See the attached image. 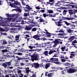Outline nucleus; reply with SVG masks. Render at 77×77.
<instances>
[{
	"mask_svg": "<svg viewBox=\"0 0 77 77\" xmlns=\"http://www.w3.org/2000/svg\"><path fill=\"white\" fill-rule=\"evenodd\" d=\"M51 36V34H46L45 36L47 38H50V36Z\"/></svg>",
	"mask_w": 77,
	"mask_h": 77,
	"instance_id": "52",
	"label": "nucleus"
},
{
	"mask_svg": "<svg viewBox=\"0 0 77 77\" xmlns=\"http://www.w3.org/2000/svg\"><path fill=\"white\" fill-rule=\"evenodd\" d=\"M51 64L50 63H46L45 65V69H48V68L50 66Z\"/></svg>",
	"mask_w": 77,
	"mask_h": 77,
	"instance_id": "15",
	"label": "nucleus"
},
{
	"mask_svg": "<svg viewBox=\"0 0 77 77\" xmlns=\"http://www.w3.org/2000/svg\"><path fill=\"white\" fill-rule=\"evenodd\" d=\"M38 54L36 52H34L32 56H31V60L32 62H34V60H38Z\"/></svg>",
	"mask_w": 77,
	"mask_h": 77,
	"instance_id": "1",
	"label": "nucleus"
},
{
	"mask_svg": "<svg viewBox=\"0 0 77 77\" xmlns=\"http://www.w3.org/2000/svg\"><path fill=\"white\" fill-rule=\"evenodd\" d=\"M7 23V22H6V21L5 22H3L2 23V26H6V23Z\"/></svg>",
	"mask_w": 77,
	"mask_h": 77,
	"instance_id": "50",
	"label": "nucleus"
},
{
	"mask_svg": "<svg viewBox=\"0 0 77 77\" xmlns=\"http://www.w3.org/2000/svg\"><path fill=\"white\" fill-rule=\"evenodd\" d=\"M61 18L62 20H72L74 18L72 17H61Z\"/></svg>",
	"mask_w": 77,
	"mask_h": 77,
	"instance_id": "9",
	"label": "nucleus"
},
{
	"mask_svg": "<svg viewBox=\"0 0 77 77\" xmlns=\"http://www.w3.org/2000/svg\"><path fill=\"white\" fill-rule=\"evenodd\" d=\"M40 19H39V23H48V22L47 20H45L43 19L42 17H40Z\"/></svg>",
	"mask_w": 77,
	"mask_h": 77,
	"instance_id": "12",
	"label": "nucleus"
},
{
	"mask_svg": "<svg viewBox=\"0 0 77 77\" xmlns=\"http://www.w3.org/2000/svg\"><path fill=\"white\" fill-rule=\"evenodd\" d=\"M65 48H66V47H65V46L64 47H62L61 48V49L62 50V51H65Z\"/></svg>",
	"mask_w": 77,
	"mask_h": 77,
	"instance_id": "43",
	"label": "nucleus"
},
{
	"mask_svg": "<svg viewBox=\"0 0 77 77\" xmlns=\"http://www.w3.org/2000/svg\"><path fill=\"white\" fill-rule=\"evenodd\" d=\"M37 23H34V24H32V25H30V26H32V27H34V26H36V25Z\"/></svg>",
	"mask_w": 77,
	"mask_h": 77,
	"instance_id": "58",
	"label": "nucleus"
},
{
	"mask_svg": "<svg viewBox=\"0 0 77 77\" xmlns=\"http://www.w3.org/2000/svg\"><path fill=\"white\" fill-rule=\"evenodd\" d=\"M64 65H65V66H69L70 65H71V64L70 63H66L64 64Z\"/></svg>",
	"mask_w": 77,
	"mask_h": 77,
	"instance_id": "35",
	"label": "nucleus"
},
{
	"mask_svg": "<svg viewBox=\"0 0 77 77\" xmlns=\"http://www.w3.org/2000/svg\"><path fill=\"white\" fill-rule=\"evenodd\" d=\"M36 30H37L36 28H33L32 29V32H35V31H36Z\"/></svg>",
	"mask_w": 77,
	"mask_h": 77,
	"instance_id": "49",
	"label": "nucleus"
},
{
	"mask_svg": "<svg viewBox=\"0 0 77 77\" xmlns=\"http://www.w3.org/2000/svg\"><path fill=\"white\" fill-rule=\"evenodd\" d=\"M47 11H48V12L49 14H52V13H53V11L51 10H48Z\"/></svg>",
	"mask_w": 77,
	"mask_h": 77,
	"instance_id": "36",
	"label": "nucleus"
},
{
	"mask_svg": "<svg viewBox=\"0 0 77 77\" xmlns=\"http://www.w3.org/2000/svg\"><path fill=\"white\" fill-rule=\"evenodd\" d=\"M18 73H20V75H19V77H23V75H24L23 74H21V70H18Z\"/></svg>",
	"mask_w": 77,
	"mask_h": 77,
	"instance_id": "21",
	"label": "nucleus"
},
{
	"mask_svg": "<svg viewBox=\"0 0 77 77\" xmlns=\"http://www.w3.org/2000/svg\"><path fill=\"white\" fill-rule=\"evenodd\" d=\"M12 63V60H11L10 62H6V63L7 65V66H11V63Z\"/></svg>",
	"mask_w": 77,
	"mask_h": 77,
	"instance_id": "26",
	"label": "nucleus"
},
{
	"mask_svg": "<svg viewBox=\"0 0 77 77\" xmlns=\"http://www.w3.org/2000/svg\"><path fill=\"white\" fill-rule=\"evenodd\" d=\"M62 23V21H58L57 23V25L58 27H60V26H61V23Z\"/></svg>",
	"mask_w": 77,
	"mask_h": 77,
	"instance_id": "18",
	"label": "nucleus"
},
{
	"mask_svg": "<svg viewBox=\"0 0 77 77\" xmlns=\"http://www.w3.org/2000/svg\"><path fill=\"white\" fill-rule=\"evenodd\" d=\"M32 67H34L35 68L38 69L39 68V64L38 63H34L32 64Z\"/></svg>",
	"mask_w": 77,
	"mask_h": 77,
	"instance_id": "6",
	"label": "nucleus"
},
{
	"mask_svg": "<svg viewBox=\"0 0 77 77\" xmlns=\"http://www.w3.org/2000/svg\"><path fill=\"white\" fill-rule=\"evenodd\" d=\"M52 35H53V38H55V37H56V36L57 35V34H53H53H52Z\"/></svg>",
	"mask_w": 77,
	"mask_h": 77,
	"instance_id": "55",
	"label": "nucleus"
},
{
	"mask_svg": "<svg viewBox=\"0 0 77 77\" xmlns=\"http://www.w3.org/2000/svg\"><path fill=\"white\" fill-rule=\"evenodd\" d=\"M26 74H29V72H30V69L27 70H26Z\"/></svg>",
	"mask_w": 77,
	"mask_h": 77,
	"instance_id": "56",
	"label": "nucleus"
},
{
	"mask_svg": "<svg viewBox=\"0 0 77 77\" xmlns=\"http://www.w3.org/2000/svg\"><path fill=\"white\" fill-rule=\"evenodd\" d=\"M29 12H28L27 13H26L24 14V17H27V16H29Z\"/></svg>",
	"mask_w": 77,
	"mask_h": 77,
	"instance_id": "40",
	"label": "nucleus"
},
{
	"mask_svg": "<svg viewBox=\"0 0 77 77\" xmlns=\"http://www.w3.org/2000/svg\"><path fill=\"white\" fill-rule=\"evenodd\" d=\"M16 11H18L20 13H21V12H22V10L20 8L17 9Z\"/></svg>",
	"mask_w": 77,
	"mask_h": 77,
	"instance_id": "44",
	"label": "nucleus"
},
{
	"mask_svg": "<svg viewBox=\"0 0 77 77\" xmlns=\"http://www.w3.org/2000/svg\"><path fill=\"white\" fill-rule=\"evenodd\" d=\"M58 32L60 33H64V31H63V29H60V30L58 31Z\"/></svg>",
	"mask_w": 77,
	"mask_h": 77,
	"instance_id": "54",
	"label": "nucleus"
},
{
	"mask_svg": "<svg viewBox=\"0 0 77 77\" xmlns=\"http://www.w3.org/2000/svg\"><path fill=\"white\" fill-rule=\"evenodd\" d=\"M48 77H52V75H51L50 74H49V73L48 74Z\"/></svg>",
	"mask_w": 77,
	"mask_h": 77,
	"instance_id": "64",
	"label": "nucleus"
},
{
	"mask_svg": "<svg viewBox=\"0 0 77 77\" xmlns=\"http://www.w3.org/2000/svg\"><path fill=\"white\" fill-rule=\"evenodd\" d=\"M6 21L7 22H11L12 20V18H6Z\"/></svg>",
	"mask_w": 77,
	"mask_h": 77,
	"instance_id": "25",
	"label": "nucleus"
},
{
	"mask_svg": "<svg viewBox=\"0 0 77 77\" xmlns=\"http://www.w3.org/2000/svg\"><path fill=\"white\" fill-rule=\"evenodd\" d=\"M56 14H49V17H56Z\"/></svg>",
	"mask_w": 77,
	"mask_h": 77,
	"instance_id": "29",
	"label": "nucleus"
},
{
	"mask_svg": "<svg viewBox=\"0 0 77 77\" xmlns=\"http://www.w3.org/2000/svg\"><path fill=\"white\" fill-rule=\"evenodd\" d=\"M54 52H57V51H56L55 50H50L49 51V52H48V54H52V53H53Z\"/></svg>",
	"mask_w": 77,
	"mask_h": 77,
	"instance_id": "17",
	"label": "nucleus"
},
{
	"mask_svg": "<svg viewBox=\"0 0 77 77\" xmlns=\"http://www.w3.org/2000/svg\"><path fill=\"white\" fill-rule=\"evenodd\" d=\"M23 53H27V54H29V52L28 51V50L24 49Z\"/></svg>",
	"mask_w": 77,
	"mask_h": 77,
	"instance_id": "48",
	"label": "nucleus"
},
{
	"mask_svg": "<svg viewBox=\"0 0 77 77\" xmlns=\"http://www.w3.org/2000/svg\"><path fill=\"white\" fill-rule=\"evenodd\" d=\"M0 31H1V32H4L5 31V30L1 27L0 28Z\"/></svg>",
	"mask_w": 77,
	"mask_h": 77,
	"instance_id": "62",
	"label": "nucleus"
},
{
	"mask_svg": "<svg viewBox=\"0 0 77 77\" xmlns=\"http://www.w3.org/2000/svg\"><path fill=\"white\" fill-rule=\"evenodd\" d=\"M16 58H17L16 60V61H17V62H20V60H24V58L20 57L18 56H16Z\"/></svg>",
	"mask_w": 77,
	"mask_h": 77,
	"instance_id": "11",
	"label": "nucleus"
},
{
	"mask_svg": "<svg viewBox=\"0 0 77 77\" xmlns=\"http://www.w3.org/2000/svg\"><path fill=\"white\" fill-rule=\"evenodd\" d=\"M62 58H63L64 59H61L62 62H65V61H66V60L65 59V57H63H63H62Z\"/></svg>",
	"mask_w": 77,
	"mask_h": 77,
	"instance_id": "37",
	"label": "nucleus"
},
{
	"mask_svg": "<svg viewBox=\"0 0 77 77\" xmlns=\"http://www.w3.org/2000/svg\"><path fill=\"white\" fill-rule=\"evenodd\" d=\"M3 56L5 58H6V57H10V55H8V54H7L5 55H4Z\"/></svg>",
	"mask_w": 77,
	"mask_h": 77,
	"instance_id": "47",
	"label": "nucleus"
},
{
	"mask_svg": "<svg viewBox=\"0 0 77 77\" xmlns=\"http://www.w3.org/2000/svg\"><path fill=\"white\" fill-rule=\"evenodd\" d=\"M33 38L35 39V40H37V41H39V40H42L43 38H40V35H38V33L37 34H36L33 36Z\"/></svg>",
	"mask_w": 77,
	"mask_h": 77,
	"instance_id": "5",
	"label": "nucleus"
},
{
	"mask_svg": "<svg viewBox=\"0 0 77 77\" xmlns=\"http://www.w3.org/2000/svg\"><path fill=\"white\" fill-rule=\"evenodd\" d=\"M25 29L26 30H30L32 29V28L31 27H29L27 26H26L25 27Z\"/></svg>",
	"mask_w": 77,
	"mask_h": 77,
	"instance_id": "24",
	"label": "nucleus"
},
{
	"mask_svg": "<svg viewBox=\"0 0 77 77\" xmlns=\"http://www.w3.org/2000/svg\"><path fill=\"white\" fill-rule=\"evenodd\" d=\"M30 77H36V75L34 74V73H33L32 76H30Z\"/></svg>",
	"mask_w": 77,
	"mask_h": 77,
	"instance_id": "63",
	"label": "nucleus"
},
{
	"mask_svg": "<svg viewBox=\"0 0 77 77\" xmlns=\"http://www.w3.org/2000/svg\"><path fill=\"white\" fill-rule=\"evenodd\" d=\"M9 29L8 27H5L4 28V30H5V31H6V32L8 31Z\"/></svg>",
	"mask_w": 77,
	"mask_h": 77,
	"instance_id": "51",
	"label": "nucleus"
},
{
	"mask_svg": "<svg viewBox=\"0 0 77 77\" xmlns=\"http://www.w3.org/2000/svg\"><path fill=\"white\" fill-rule=\"evenodd\" d=\"M15 54H17L18 55H19V56H22V55H23L22 53L20 52L17 53Z\"/></svg>",
	"mask_w": 77,
	"mask_h": 77,
	"instance_id": "45",
	"label": "nucleus"
},
{
	"mask_svg": "<svg viewBox=\"0 0 77 77\" xmlns=\"http://www.w3.org/2000/svg\"><path fill=\"white\" fill-rule=\"evenodd\" d=\"M75 38L74 37V36H71L70 38H69V40L70 41H73V39H74Z\"/></svg>",
	"mask_w": 77,
	"mask_h": 77,
	"instance_id": "19",
	"label": "nucleus"
},
{
	"mask_svg": "<svg viewBox=\"0 0 77 77\" xmlns=\"http://www.w3.org/2000/svg\"><path fill=\"white\" fill-rule=\"evenodd\" d=\"M11 30H12L11 31L12 33H15V32L14 31H16V30H17V29L15 28H13L11 29Z\"/></svg>",
	"mask_w": 77,
	"mask_h": 77,
	"instance_id": "27",
	"label": "nucleus"
},
{
	"mask_svg": "<svg viewBox=\"0 0 77 77\" xmlns=\"http://www.w3.org/2000/svg\"><path fill=\"white\" fill-rule=\"evenodd\" d=\"M51 44L50 42H48L47 43H46V46L47 47H48L49 46H51Z\"/></svg>",
	"mask_w": 77,
	"mask_h": 77,
	"instance_id": "23",
	"label": "nucleus"
},
{
	"mask_svg": "<svg viewBox=\"0 0 77 77\" xmlns=\"http://www.w3.org/2000/svg\"><path fill=\"white\" fill-rule=\"evenodd\" d=\"M49 60H49V61H48L49 62H58V61H59V60H58V58H54L53 57H52L49 59Z\"/></svg>",
	"mask_w": 77,
	"mask_h": 77,
	"instance_id": "7",
	"label": "nucleus"
},
{
	"mask_svg": "<svg viewBox=\"0 0 77 77\" xmlns=\"http://www.w3.org/2000/svg\"><path fill=\"white\" fill-rule=\"evenodd\" d=\"M36 47H38V48H39V47L40 46V44H38V43H37L36 44Z\"/></svg>",
	"mask_w": 77,
	"mask_h": 77,
	"instance_id": "61",
	"label": "nucleus"
},
{
	"mask_svg": "<svg viewBox=\"0 0 77 77\" xmlns=\"http://www.w3.org/2000/svg\"><path fill=\"white\" fill-rule=\"evenodd\" d=\"M54 0H50L49 2H47V4H50V5L51 6V5H53V4H54Z\"/></svg>",
	"mask_w": 77,
	"mask_h": 77,
	"instance_id": "14",
	"label": "nucleus"
},
{
	"mask_svg": "<svg viewBox=\"0 0 77 77\" xmlns=\"http://www.w3.org/2000/svg\"><path fill=\"white\" fill-rule=\"evenodd\" d=\"M26 7H23L24 9H27L28 10H27L26 9H24V11H26V12H29V11H30V10H31L32 9V8H30V6H29V5H26Z\"/></svg>",
	"mask_w": 77,
	"mask_h": 77,
	"instance_id": "8",
	"label": "nucleus"
},
{
	"mask_svg": "<svg viewBox=\"0 0 77 77\" xmlns=\"http://www.w3.org/2000/svg\"><path fill=\"white\" fill-rule=\"evenodd\" d=\"M48 51H45L44 52V54H45V56H48Z\"/></svg>",
	"mask_w": 77,
	"mask_h": 77,
	"instance_id": "46",
	"label": "nucleus"
},
{
	"mask_svg": "<svg viewBox=\"0 0 77 77\" xmlns=\"http://www.w3.org/2000/svg\"><path fill=\"white\" fill-rule=\"evenodd\" d=\"M6 16L7 17H11V15H9V14H7Z\"/></svg>",
	"mask_w": 77,
	"mask_h": 77,
	"instance_id": "57",
	"label": "nucleus"
},
{
	"mask_svg": "<svg viewBox=\"0 0 77 77\" xmlns=\"http://www.w3.org/2000/svg\"><path fill=\"white\" fill-rule=\"evenodd\" d=\"M65 59L66 60H67V59H69L70 58V57L68 55H66L65 56Z\"/></svg>",
	"mask_w": 77,
	"mask_h": 77,
	"instance_id": "42",
	"label": "nucleus"
},
{
	"mask_svg": "<svg viewBox=\"0 0 77 77\" xmlns=\"http://www.w3.org/2000/svg\"><path fill=\"white\" fill-rule=\"evenodd\" d=\"M2 66H4V68H6L7 67V64H6V62L3 63L2 64Z\"/></svg>",
	"mask_w": 77,
	"mask_h": 77,
	"instance_id": "30",
	"label": "nucleus"
},
{
	"mask_svg": "<svg viewBox=\"0 0 77 77\" xmlns=\"http://www.w3.org/2000/svg\"><path fill=\"white\" fill-rule=\"evenodd\" d=\"M64 22L65 24H66V26H70V27H72V24H71V23L68 22L67 21H64Z\"/></svg>",
	"mask_w": 77,
	"mask_h": 77,
	"instance_id": "13",
	"label": "nucleus"
},
{
	"mask_svg": "<svg viewBox=\"0 0 77 77\" xmlns=\"http://www.w3.org/2000/svg\"><path fill=\"white\" fill-rule=\"evenodd\" d=\"M77 43V40H75L74 41H73L72 43V45H76V44H76Z\"/></svg>",
	"mask_w": 77,
	"mask_h": 77,
	"instance_id": "28",
	"label": "nucleus"
},
{
	"mask_svg": "<svg viewBox=\"0 0 77 77\" xmlns=\"http://www.w3.org/2000/svg\"><path fill=\"white\" fill-rule=\"evenodd\" d=\"M68 12V11L66 10H64L63 11V14L64 15H65L66 14V13Z\"/></svg>",
	"mask_w": 77,
	"mask_h": 77,
	"instance_id": "31",
	"label": "nucleus"
},
{
	"mask_svg": "<svg viewBox=\"0 0 77 77\" xmlns=\"http://www.w3.org/2000/svg\"><path fill=\"white\" fill-rule=\"evenodd\" d=\"M14 3H15V5H21V4L20 3V2H19L18 1L15 2V1H14Z\"/></svg>",
	"mask_w": 77,
	"mask_h": 77,
	"instance_id": "32",
	"label": "nucleus"
},
{
	"mask_svg": "<svg viewBox=\"0 0 77 77\" xmlns=\"http://www.w3.org/2000/svg\"><path fill=\"white\" fill-rule=\"evenodd\" d=\"M20 36V34H18V35H16L15 36V38L16 41V42H19L20 41V40L19 39Z\"/></svg>",
	"mask_w": 77,
	"mask_h": 77,
	"instance_id": "10",
	"label": "nucleus"
},
{
	"mask_svg": "<svg viewBox=\"0 0 77 77\" xmlns=\"http://www.w3.org/2000/svg\"><path fill=\"white\" fill-rule=\"evenodd\" d=\"M67 30L68 33H74V30L71 29H68Z\"/></svg>",
	"mask_w": 77,
	"mask_h": 77,
	"instance_id": "20",
	"label": "nucleus"
},
{
	"mask_svg": "<svg viewBox=\"0 0 77 77\" xmlns=\"http://www.w3.org/2000/svg\"><path fill=\"white\" fill-rule=\"evenodd\" d=\"M3 45H5V44H7V42L5 40H3V43H2Z\"/></svg>",
	"mask_w": 77,
	"mask_h": 77,
	"instance_id": "39",
	"label": "nucleus"
},
{
	"mask_svg": "<svg viewBox=\"0 0 77 77\" xmlns=\"http://www.w3.org/2000/svg\"><path fill=\"white\" fill-rule=\"evenodd\" d=\"M65 34L64 33H59V34H57V35H58V36H63V35H65Z\"/></svg>",
	"mask_w": 77,
	"mask_h": 77,
	"instance_id": "41",
	"label": "nucleus"
},
{
	"mask_svg": "<svg viewBox=\"0 0 77 77\" xmlns=\"http://www.w3.org/2000/svg\"><path fill=\"white\" fill-rule=\"evenodd\" d=\"M77 69H76L75 68H71L67 69V71L69 74H72V73H74L77 71Z\"/></svg>",
	"mask_w": 77,
	"mask_h": 77,
	"instance_id": "4",
	"label": "nucleus"
},
{
	"mask_svg": "<svg viewBox=\"0 0 77 77\" xmlns=\"http://www.w3.org/2000/svg\"><path fill=\"white\" fill-rule=\"evenodd\" d=\"M24 49L23 48H20V51L22 53H23L24 52Z\"/></svg>",
	"mask_w": 77,
	"mask_h": 77,
	"instance_id": "60",
	"label": "nucleus"
},
{
	"mask_svg": "<svg viewBox=\"0 0 77 77\" xmlns=\"http://www.w3.org/2000/svg\"><path fill=\"white\" fill-rule=\"evenodd\" d=\"M71 56H70V58L71 59L73 58V57H75V54H71Z\"/></svg>",
	"mask_w": 77,
	"mask_h": 77,
	"instance_id": "33",
	"label": "nucleus"
},
{
	"mask_svg": "<svg viewBox=\"0 0 77 77\" xmlns=\"http://www.w3.org/2000/svg\"><path fill=\"white\" fill-rule=\"evenodd\" d=\"M20 65L21 66H23L25 65V64L21 62L20 63Z\"/></svg>",
	"mask_w": 77,
	"mask_h": 77,
	"instance_id": "53",
	"label": "nucleus"
},
{
	"mask_svg": "<svg viewBox=\"0 0 77 77\" xmlns=\"http://www.w3.org/2000/svg\"><path fill=\"white\" fill-rule=\"evenodd\" d=\"M8 47L4 46H1L0 45V50L3 53H4L5 52H8Z\"/></svg>",
	"mask_w": 77,
	"mask_h": 77,
	"instance_id": "3",
	"label": "nucleus"
},
{
	"mask_svg": "<svg viewBox=\"0 0 77 77\" xmlns=\"http://www.w3.org/2000/svg\"><path fill=\"white\" fill-rule=\"evenodd\" d=\"M42 45L43 47H45L46 48H48V47H46V43H42Z\"/></svg>",
	"mask_w": 77,
	"mask_h": 77,
	"instance_id": "34",
	"label": "nucleus"
},
{
	"mask_svg": "<svg viewBox=\"0 0 77 77\" xmlns=\"http://www.w3.org/2000/svg\"><path fill=\"white\" fill-rule=\"evenodd\" d=\"M10 6H11V8H17L18 6L15 5H14V4H12L10 3Z\"/></svg>",
	"mask_w": 77,
	"mask_h": 77,
	"instance_id": "16",
	"label": "nucleus"
},
{
	"mask_svg": "<svg viewBox=\"0 0 77 77\" xmlns=\"http://www.w3.org/2000/svg\"><path fill=\"white\" fill-rule=\"evenodd\" d=\"M59 41H63V40L59 38L55 39V41H53L52 42V43H54V45H53V47H56L57 46V45L59 44Z\"/></svg>",
	"mask_w": 77,
	"mask_h": 77,
	"instance_id": "2",
	"label": "nucleus"
},
{
	"mask_svg": "<svg viewBox=\"0 0 77 77\" xmlns=\"http://www.w3.org/2000/svg\"><path fill=\"white\" fill-rule=\"evenodd\" d=\"M25 38L26 39H27V41H30V38H28L27 37H25Z\"/></svg>",
	"mask_w": 77,
	"mask_h": 77,
	"instance_id": "59",
	"label": "nucleus"
},
{
	"mask_svg": "<svg viewBox=\"0 0 77 77\" xmlns=\"http://www.w3.org/2000/svg\"><path fill=\"white\" fill-rule=\"evenodd\" d=\"M29 48H30V49H33V48H35V46H29L28 47Z\"/></svg>",
	"mask_w": 77,
	"mask_h": 77,
	"instance_id": "38",
	"label": "nucleus"
},
{
	"mask_svg": "<svg viewBox=\"0 0 77 77\" xmlns=\"http://www.w3.org/2000/svg\"><path fill=\"white\" fill-rule=\"evenodd\" d=\"M68 11L69 13V14H70V15H72L73 14H74V12H73V11L72 10H69Z\"/></svg>",
	"mask_w": 77,
	"mask_h": 77,
	"instance_id": "22",
	"label": "nucleus"
}]
</instances>
